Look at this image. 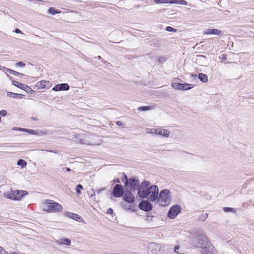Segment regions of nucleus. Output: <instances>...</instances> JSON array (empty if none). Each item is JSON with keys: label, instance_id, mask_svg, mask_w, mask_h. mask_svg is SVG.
<instances>
[{"label": "nucleus", "instance_id": "nucleus-1", "mask_svg": "<svg viewBox=\"0 0 254 254\" xmlns=\"http://www.w3.org/2000/svg\"><path fill=\"white\" fill-rule=\"evenodd\" d=\"M190 243L192 246L199 248L202 254H218V252L205 236H194Z\"/></svg>", "mask_w": 254, "mask_h": 254}, {"label": "nucleus", "instance_id": "nucleus-2", "mask_svg": "<svg viewBox=\"0 0 254 254\" xmlns=\"http://www.w3.org/2000/svg\"><path fill=\"white\" fill-rule=\"evenodd\" d=\"M159 188L156 185L150 186L148 181H143L138 189V195L140 197L148 199L154 202L158 198Z\"/></svg>", "mask_w": 254, "mask_h": 254}, {"label": "nucleus", "instance_id": "nucleus-3", "mask_svg": "<svg viewBox=\"0 0 254 254\" xmlns=\"http://www.w3.org/2000/svg\"><path fill=\"white\" fill-rule=\"evenodd\" d=\"M43 211L47 213H56L61 212L63 208L61 204L52 200L45 199L41 203Z\"/></svg>", "mask_w": 254, "mask_h": 254}, {"label": "nucleus", "instance_id": "nucleus-4", "mask_svg": "<svg viewBox=\"0 0 254 254\" xmlns=\"http://www.w3.org/2000/svg\"><path fill=\"white\" fill-rule=\"evenodd\" d=\"M172 199V192L169 190L165 189L158 192V196L156 200L160 205L166 206L170 204Z\"/></svg>", "mask_w": 254, "mask_h": 254}, {"label": "nucleus", "instance_id": "nucleus-5", "mask_svg": "<svg viewBox=\"0 0 254 254\" xmlns=\"http://www.w3.org/2000/svg\"><path fill=\"white\" fill-rule=\"evenodd\" d=\"M28 194V192L25 190H10L3 193V196L12 200H20L22 197Z\"/></svg>", "mask_w": 254, "mask_h": 254}, {"label": "nucleus", "instance_id": "nucleus-6", "mask_svg": "<svg viewBox=\"0 0 254 254\" xmlns=\"http://www.w3.org/2000/svg\"><path fill=\"white\" fill-rule=\"evenodd\" d=\"M181 208L180 205L176 204L173 205L168 213V217L171 219H174L180 212Z\"/></svg>", "mask_w": 254, "mask_h": 254}, {"label": "nucleus", "instance_id": "nucleus-7", "mask_svg": "<svg viewBox=\"0 0 254 254\" xmlns=\"http://www.w3.org/2000/svg\"><path fill=\"white\" fill-rule=\"evenodd\" d=\"M126 185L131 189L136 190L138 189L140 185L138 180L136 178H130L127 181Z\"/></svg>", "mask_w": 254, "mask_h": 254}, {"label": "nucleus", "instance_id": "nucleus-8", "mask_svg": "<svg viewBox=\"0 0 254 254\" xmlns=\"http://www.w3.org/2000/svg\"><path fill=\"white\" fill-rule=\"evenodd\" d=\"M52 86V84L49 81L47 80H42L37 82L35 86L38 89H42L44 88L49 89Z\"/></svg>", "mask_w": 254, "mask_h": 254}, {"label": "nucleus", "instance_id": "nucleus-9", "mask_svg": "<svg viewBox=\"0 0 254 254\" xmlns=\"http://www.w3.org/2000/svg\"><path fill=\"white\" fill-rule=\"evenodd\" d=\"M123 187L121 185H116L114 188L113 194L116 197H120L123 195Z\"/></svg>", "mask_w": 254, "mask_h": 254}, {"label": "nucleus", "instance_id": "nucleus-10", "mask_svg": "<svg viewBox=\"0 0 254 254\" xmlns=\"http://www.w3.org/2000/svg\"><path fill=\"white\" fill-rule=\"evenodd\" d=\"M123 196L124 200L128 203H132L135 200L134 195L130 191H126Z\"/></svg>", "mask_w": 254, "mask_h": 254}, {"label": "nucleus", "instance_id": "nucleus-11", "mask_svg": "<svg viewBox=\"0 0 254 254\" xmlns=\"http://www.w3.org/2000/svg\"><path fill=\"white\" fill-rule=\"evenodd\" d=\"M152 207V204L148 201H142L139 204L140 209L146 211L150 210Z\"/></svg>", "mask_w": 254, "mask_h": 254}, {"label": "nucleus", "instance_id": "nucleus-12", "mask_svg": "<svg viewBox=\"0 0 254 254\" xmlns=\"http://www.w3.org/2000/svg\"><path fill=\"white\" fill-rule=\"evenodd\" d=\"M69 88V85L67 83H62L55 85L52 90L55 91L68 90Z\"/></svg>", "mask_w": 254, "mask_h": 254}, {"label": "nucleus", "instance_id": "nucleus-13", "mask_svg": "<svg viewBox=\"0 0 254 254\" xmlns=\"http://www.w3.org/2000/svg\"><path fill=\"white\" fill-rule=\"evenodd\" d=\"M170 133V132L168 129L161 128L160 127L157 128L156 134L167 138L169 137Z\"/></svg>", "mask_w": 254, "mask_h": 254}, {"label": "nucleus", "instance_id": "nucleus-14", "mask_svg": "<svg viewBox=\"0 0 254 254\" xmlns=\"http://www.w3.org/2000/svg\"><path fill=\"white\" fill-rule=\"evenodd\" d=\"M18 130H20V131H24V132H28L31 134H33V135H37V134H39L40 135H44L46 133L43 132V131H36V130H32V129H27V128H19L18 129Z\"/></svg>", "mask_w": 254, "mask_h": 254}, {"label": "nucleus", "instance_id": "nucleus-15", "mask_svg": "<svg viewBox=\"0 0 254 254\" xmlns=\"http://www.w3.org/2000/svg\"><path fill=\"white\" fill-rule=\"evenodd\" d=\"M204 34H207V35H211L213 34L214 35H220L221 34V31L215 29H206L204 32Z\"/></svg>", "mask_w": 254, "mask_h": 254}, {"label": "nucleus", "instance_id": "nucleus-16", "mask_svg": "<svg viewBox=\"0 0 254 254\" xmlns=\"http://www.w3.org/2000/svg\"><path fill=\"white\" fill-rule=\"evenodd\" d=\"M56 243L58 245H65L69 246L71 245V241L68 238H62L59 240H56Z\"/></svg>", "mask_w": 254, "mask_h": 254}, {"label": "nucleus", "instance_id": "nucleus-17", "mask_svg": "<svg viewBox=\"0 0 254 254\" xmlns=\"http://www.w3.org/2000/svg\"><path fill=\"white\" fill-rule=\"evenodd\" d=\"M65 215L78 222H80L81 220H82L81 217L79 215L71 212H66L65 213Z\"/></svg>", "mask_w": 254, "mask_h": 254}, {"label": "nucleus", "instance_id": "nucleus-18", "mask_svg": "<svg viewBox=\"0 0 254 254\" xmlns=\"http://www.w3.org/2000/svg\"><path fill=\"white\" fill-rule=\"evenodd\" d=\"M122 206H123V208H125V209H127L128 210H130L131 211H135V208H136L135 205L132 203L127 204H126V203L123 202Z\"/></svg>", "mask_w": 254, "mask_h": 254}, {"label": "nucleus", "instance_id": "nucleus-19", "mask_svg": "<svg viewBox=\"0 0 254 254\" xmlns=\"http://www.w3.org/2000/svg\"><path fill=\"white\" fill-rule=\"evenodd\" d=\"M13 84L21 89H23V90H25L26 88H28V86L24 84H23V83H20L18 81H13Z\"/></svg>", "mask_w": 254, "mask_h": 254}, {"label": "nucleus", "instance_id": "nucleus-20", "mask_svg": "<svg viewBox=\"0 0 254 254\" xmlns=\"http://www.w3.org/2000/svg\"><path fill=\"white\" fill-rule=\"evenodd\" d=\"M4 72H8L9 73L14 74V75H23V73H19L18 72H17L16 71H14L13 70H12V69H10L6 68V67H4Z\"/></svg>", "mask_w": 254, "mask_h": 254}, {"label": "nucleus", "instance_id": "nucleus-21", "mask_svg": "<svg viewBox=\"0 0 254 254\" xmlns=\"http://www.w3.org/2000/svg\"><path fill=\"white\" fill-rule=\"evenodd\" d=\"M198 78L204 83L206 82L208 80L207 76L202 73H200L198 74Z\"/></svg>", "mask_w": 254, "mask_h": 254}, {"label": "nucleus", "instance_id": "nucleus-22", "mask_svg": "<svg viewBox=\"0 0 254 254\" xmlns=\"http://www.w3.org/2000/svg\"><path fill=\"white\" fill-rule=\"evenodd\" d=\"M171 3L187 5L188 4V2L185 0H171Z\"/></svg>", "mask_w": 254, "mask_h": 254}, {"label": "nucleus", "instance_id": "nucleus-23", "mask_svg": "<svg viewBox=\"0 0 254 254\" xmlns=\"http://www.w3.org/2000/svg\"><path fill=\"white\" fill-rule=\"evenodd\" d=\"M182 90H188L192 88L193 87V85L192 84H182Z\"/></svg>", "mask_w": 254, "mask_h": 254}, {"label": "nucleus", "instance_id": "nucleus-24", "mask_svg": "<svg viewBox=\"0 0 254 254\" xmlns=\"http://www.w3.org/2000/svg\"><path fill=\"white\" fill-rule=\"evenodd\" d=\"M145 131L147 133H150V134H156L157 128H148L146 129Z\"/></svg>", "mask_w": 254, "mask_h": 254}, {"label": "nucleus", "instance_id": "nucleus-25", "mask_svg": "<svg viewBox=\"0 0 254 254\" xmlns=\"http://www.w3.org/2000/svg\"><path fill=\"white\" fill-rule=\"evenodd\" d=\"M17 165L20 166L21 168L25 167L27 165V163L25 161L22 159H19L17 163Z\"/></svg>", "mask_w": 254, "mask_h": 254}, {"label": "nucleus", "instance_id": "nucleus-26", "mask_svg": "<svg viewBox=\"0 0 254 254\" xmlns=\"http://www.w3.org/2000/svg\"><path fill=\"white\" fill-rule=\"evenodd\" d=\"M156 3H171V0H154Z\"/></svg>", "mask_w": 254, "mask_h": 254}, {"label": "nucleus", "instance_id": "nucleus-27", "mask_svg": "<svg viewBox=\"0 0 254 254\" xmlns=\"http://www.w3.org/2000/svg\"><path fill=\"white\" fill-rule=\"evenodd\" d=\"M172 86L174 88H176V89H179V90L182 89V83H174V84H172Z\"/></svg>", "mask_w": 254, "mask_h": 254}, {"label": "nucleus", "instance_id": "nucleus-28", "mask_svg": "<svg viewBox=\"0 0 254 254\" xmlns=\"http://www.w3.org/2000/svg\"><path fill=\"white\" fill-rule=\"evenodd\" d=\"M48 13H50V14L54 15L55 13H59V12H58V11H56L55 9L54 8L50 7L48 9Z\"/></svg>", "mask_w": 254, "mask_h": 254}, {"label": "nucleus", "instance_id": "nucleus-29", "mask_svg": "<svg viewBox=\"0 0 254 254\" xmlns=\"http://www.w3.org/2000/svg\"><path fill=\"white\" fill-rule=\"evenodd\" d=\"M82 189H83V186L81 185H80V184L78 185L76 187V192L78 194H81L80 190Z\"/></svg>", "mask_w": 254, "mask_h": 254}, {"label": "nucleus", "instance_id": "nucleus-30", "mask_svg": "<svg viewBox=\"0 0 254 254\" xmlns=\"http://www.w3.org/2000/svg\"><path fill=\"white\" fill-rule=\"evenodd\" d=\"M25 64L22 62H19L16 63L15 64L16 66L23 67L25 66Z\"/></svg>", "mask_w": 254, "mask_h": 254}, {"label": "nucleus", "instance_id": "nucleus-31", "mask_svg": "<svg viewBox=\"0 0 254 254\" xmlns=\"http://www.w3.org/2000/svg\"><path fill=\"white\" fill-rule=\"evenodd\" d=\"M166 30L168 32H176L177 31V30L172 28V27H170V26H168L166 27Z\"/></svg>", "mask_w": 254, "mask_h": 254}, {"label": "nucleus", "instance_id": "nucleus-32", "mask_svg": "<svg viewBox=\"0 0 254 254\" xmlns=\"http://www.w3.org/2000/svg\"><path fill=\"white\" fill-rule=\"evenodd\" d=\"M149 109H150V108L148 106L141 107L138 109V110L140 111H144L148 110Z\"/></svg>", "mask_w": 254, "mask_h": 254}, {"label": "nucleus", "instance_id": "nucleus-33", "mask_svg": "<svg viewBox=\"0 0 254 254\" xmlns=\"http://www.w3.org/2000/svg\"><path fill=\"white\" fill-rule=\"evenodd\" d=\"M0 254H8V253L2 247L0 246Z\"/></svg>", "mask_w": 254, "mask_h": 254}, {"label": "nucleus", "instance_id": "nucleus-34", "mask_svg": "<svg viewBox=\"0 0 254 254\" xmlns=\"http://www.w3.org/2000/svg\"><path fill=\"white\" fill-rule=\"evenodd\" d=\"M224 211L226 212H231L233 210V208L230 207H225L224 208Z\"/></svg>", "mask_w": 254, "mask_h": 254}, {"label": "nucleus", "instance_id": "nucleus-35", "mask_svg": "<svg viewBox=\"0 0 254 254\" xmlns=\"http://www.w3.org/2000/svg\"><path fill=\"white\" fill-rule=\"evenodd\" d=\"M6 115V112L5 110H2L0 111V115L2 117H4Z\"/></svg>", "mask_w": 254, "mask_h": 254}, {"label": "nucleus", "instance_id": "nucleus-36", "mask_svg": "<svg viewBox=\"0 0 254 254\" xmlns=\"http://www.w3.org/2000/svg\"><path fill=\"white\" fill-rule=\"evenodd\" d=\"M105 190V189L103 188V189H99V190H97L96 191V194H100L102 191L104 190Z\"/></svg>", "mask_w": 254, "mask_h": 254}, {"label": "nucleus", "instance_id": "nucleus-37", "mask_svg": "<svg viewBox=\"0 0 254 254\" xmlns=\"http://www.w3.org/2000/svg\"><path fill=\"white\" fill-rule=\"evenodd\" d=\"M14 32H15L16 33H17V34H23V33L22 32V31H21L20 29H18V28H16V29L15 30Z\"/></svg>", "mask_w": 254, "mask_h": 254}, {"label": "nucleus", "instance_id": "nucleus-38", "mask_svg": "<svg viewBox=\"0 0 254 254\" xmlns=\"http://www.w3.org/2000/svg\"><path fill=\"white\" fill-rule=\"evenodd\" d=\"M113 213V210L112 208H109L107 211V213L108 214H112Z\"/></svg>", "mask_w": 254, "mask_h": 254}, {"label": "nucleus", "instance_id": "nucleus-39", "mask_svg": "<svg viewBox=\"0 0 254 254\" xmlns=\"http://www.w3.org/2000/svg\"><path fill=\"white\" fill-rule=\"evenodd\" d=\"M92 191H93V193L91 194L90 197H92L96 195V191L94 190V189H92Z\"/></svg>", "mask_w": 254, "mask_h": 254}, {"label": "nucleus", "instance_id": "nucleus-40", "mask_svg": "<svg viewBox=\"0 0 254 254\" xmlns=\"http://www.w3.org/2000/svg\"><path fill=\"white\" fill-rule=\"evenodd\" d=\"M13 95H14V96L13 97L15 98V95H16L15 94H14L12 92H9L8 93V95L11 97H13V96H12Z\"/></svg>", "mask_w": 254, "mask_h": 254}, {"label": "nucleus", "instance_id": "nucleus-41", "mask_svg": "<svg viewBox=\"0 0 254 254\" xmlns=\"http://www.w3.org/2000/svg\"><path fill=\"white\" fill-rule=\"evenodd\" d=\"M19 128H17V127H13L12 128V130H18V129H19Z\"/></svg>", "mask_w": 254, "mask_h": 254}, {"label": "nucleus", "instance_id": "nucleus-42", "mask_svg": "<svg viewBox=\"0 0 254 254\" xmlns=\"http://www.w3.org/2000/svg\"><path fill=\"white\" fill-rule=\"evenodd\" d=\"M178 249H179V247H178V246H176V247H175V250H174V252H177V253H178V252H177V250H178Z\"/></svg>", "mask_w": 254, "mask_h": 254}, {"label": "nucleus", "instance_id": "nucleus-43", "mask_svg": "<svg viewBox=\"0 0 254 254\" xmlns=\"http://www.w3.org/2000/svg\"><path fill=\"white\" fill-rule=\"evenodd\" d=\"M117 124L118 125H119V126H120V125H122V123H121L120 121H118V122H117Z\"/></svg>", "mask_w": 254, "mask_h": 254}, {"label": "nucleus", "instance_id": "nucleus-44", "mask_svg": "<svg viewBox=\"0 0 254 254\" xmlns=\"http://www.w3.org/2000/svg\"><path fill=\"white\" fill-rule=\"evenodd\" d=\"M70 171V169L69 168H66V171L68 172V171Z\"/></svg>", "mask_w": 254, "mask_h": 254}, {"label": "nucleus", "instance_id": "nucleus-45", "mask_svg": "<svg viewBox=\"0 0 254 254\" xmlns=\"http://www.w3.org/2000/svg\"><path fill=\"white\" fill-rule=\"evenodd\" d=\"M98 58H99V59H100V58H101V57H100V56H99V57H98Z\"/></svg>", "mask_w": 254, "mask_h": 254}]
</instances>
